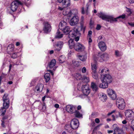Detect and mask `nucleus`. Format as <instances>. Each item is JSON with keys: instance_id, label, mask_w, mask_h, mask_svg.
Returning <instances> with one entry per match:
<instances>
[{"instance_id": "1", "label": "nucleus", "mask_w": 134, "mask_h": 134, "mask_svg": "<svg viewBox=\"0 0 134 134\" xmlns=\"http://www.w3.org/2000/svg\"><path fill=\"white\" fill-rule=\"evenodd\" d=\"M97 15L102 20L108 22L110 21L111 23L117 21V19L120 18L124 19L126 17L125 14H123L117 17L116 18H114L113 16L107 15L105 13L102 12H100L99 13H98Z\"/></svg>"}, {"instance_id": "2", "label": "nucleus", "mask_w": 134, "mask_h": 134, "mask_svg": "<svg viewBox=\"0 0 134 134\" xmlns=\"http://www.w3.org/2000/svg\"><path fill=\"white\" fill-rule=\"evenodd\" d=\"M3 107L0 109V115H4L6 112V109H7L9 107V100L7 94H4L3 97Z\"/></svg>"}, {"instance_id": "3", "label": "nucleus", "mask_w": 134, "mask_h": 134, "mask_svg": "<svg viewBox=\"0 0 134 134\" xmlns=\"http://www.w3.org/2000/svg\"><path fill=\"white\" fill-rule=\"evenodd\" d=\"M116 104L118 108L121 110L124 109L125 107V103L124 99L121 98H119L116 100Z\"/></svg>"}, {"instance_id": "4", "label": "nucleus", "mask_w": 134, "mask_h": 134, "mask_svg": "<svg viewBox=\"0 0 134 134\" xmlns=\"http://www.w3.org/2000/svg\"><path fill=\"white\" fill-rule=\"evenodd\" d=\"M112 128L114 130L113 134H124L123 130L119 128L117 124L113 125Z\"/></svg>"}, {"instance_id": "5", "label": "nucleus", "mask_w": 134, "mask_h": 134, "mask_svg": "<svg viewBox=\"0 0 134 134\" xmlns=\"http://www.w3.org/2000/svg\"><path fill=\"white\" fill-rule=\"evenodd\" d=\"M74 10L75 11V13L77 12L76 10H71L70 8H64L63 11V13L64 15L70 17L72 15V13H74L73 12Z\"/></svg>"}, {"instance_id": "6", "label": "nucleus", "mask_w": 134, "mask_h": 134, "mask_svg": "<svg viewBox=\"0 0 134 134\" xmlns=\"http://www.w3.org/2000/svg\"><path fill=\"white\" fill-rule=\"evenodd\" d=\"M98 72L101 75H110L109 69L104 67L100 68Z\"/></svg>"}, {"instance_id": "7", "label": "nucleus", "mask_w": 134, "mask_h": 134, "mask_svg": "<svg viewBox=\"0 0 134 134\" xmlns=\"http://www.w3.org/2000/svg\"><path fill=\"white\" fill-rule=\"evenodd\" d=\"M43 30L44 33L48 34L49 33L51 30V26L48 22H45L43 24Z\"/></svg>"}, {"instance_id": "8", "label": "nucleus", "mask_w": 134, "mask_h": 134, "mask_svg": "<svg viewBox=\"0 0 134 134\" xmlns=\"http://www.w3.org/2000/svg\"><path fill=\"white\" fill-rule=\"evenodd\" d=\"M125 113L126 118L128 120H131L134 116V113L131 110H126L125 111Z\"/></svg>"}, {"instance_id": "9", "label": "nucleus", "mask_w": 134, "mask_h": 134, "mask_svg": "<svg viewBox=\"0 0 134 134\" xmlns=\"http://www.w3.org/2000/svg\"><path fill=\"white\" fill-rule=\"evenodd\" d=\"M100 79L102 82H106L108 84L111 83L113 80L111 76H101Z\"/></svg>"}, {"instance_id": "10", "label": "nucleus", "mask_w": 134, "mask_h": 134, "mask_svg": "<svg viewBox=\"0 0 134 134\" xmlns=\"http://www.w3.org/2000/svg\"><path fill=\"white\" fill-rule=\"evenodd\" d=\"M21 3L18 0H15L11 3L10 7L11 9L13 12L15 11L17 9L18 5H21Z\"/></svg>"}, {"instance_id": "11", "label": "nucleus", "mask_w": 134, "mask_h": 134, "mask_svg": "<svg viewBox=\"0 0 134 134\" xmlns=\"http://www.w3.org/2000/svg\"><path fill=\"white\" fill-rule=\"evenodd\" d=\"M80 34L78 29L76 28H74L73 29L70 30L69 33V37L70 38L76 36Z\"/></svg>"}, {"instance_id": "12", "label": "nucleus", "mask_w": 134, "mask_h": 134, "mask_svg": "<svg viewBox=\"0 0 134 134\" xmlns=\"http://www.w3.org/2000/svg\"><path fill=\"white\" fill-rule=\"evenodd\" d=\"M107 93L109 96L113 100L116 99V94L115 91L111 88H108L107 90Z\"/></svg>"}, {"instance_id": "13", "label": "nucleus", "mask_w": 134, "mask_h": 134, "mask_svg": "<svg viewBox=\"0 0 134 134\" xmlns=\"http://www.w3.org/2000/svg\"><path fill=\"white\" fill-rule=\"evenodd\" d=\"M74 49L77 51L81 52L85 50V47L82 44L77 43L75 44Z\"/></svg>"}, {"instance_id": "14", "label": "nucleus", "mask_w": 134, "mask_h": 134, "mask_svg": "<svg viewBox=\"0 0 134 134\" xmlns=\"http://www.w3.org/2000/svg\"><path fill=\"white\" fill-rule=\"evenodd\" d=\"M59 3H62L63 6L64 7H67L71 5L70 0H57Z\"/></svg>"}, {"instance_id": "15", "label": "nucleus", "mask_w": 134, "mask_h": 134, "mask_svg": "<svg viewBox=\"0 0 134 134\" xmlns=\"http://www.w3.org/2000/svg\"><path fill=\"white\" fill-rule=\"evenodd\" d=\"M79 20L78 16L75 15L71 19L70 21V24L71 26H74L77 24Z\"/></svg>"}, {"instance_id": "16", "label": "nucleus", "mask_w": 134, "mask_h": 134, "mask_svg": "<svg viewBox=\"0 0 134 134\" xmlns=\"http://www.w3.org/2000/svg\"><path fill=\"white\" fill-rule=\"evenodd\" d=\"M79 125V122L78 120L76 119H73L71 122L70 125L73 129H77Z\"/></svg>"}, {"instance_id": "17", "label": "nucleus", "mask_w": 134, "mask_h": 134, "mask_svg": "<svg viewBox=\"0 0 134 134\" xmlns=\"http://www.w3.org/2000/svg\"><path fill=\"white\" fill-rule=\"evenodd\" d=\"M75 76V78L77 80H80L81 81L84 83H87L89 81V78L86 76Z\"/></svg>"}, {"instance_id": "18", "label": "nucleus", "mask_w": 134, "mask_h": 134, "mask_svg": "<svg viewBox=\"0 0 134 134\" xmlns=\"http://www.w3.org/2000/svg\"><path fill=\"white\" fill-rule=\"evenodd\" d=\"M94 60L96 61H98L100 62H103V60L102 58V53L98 52L93 57Z\"/></svg>"}, {"instance_id": "19", "label": "nucleus", "mask_w": 134, "mask_h": 134, "mask_svg": "<svg viewBox=\"0 0 134 134\" xmlns=\"http://www.w3.org/2000/svg\"><path fill=\"white\" fill-rule=\"evenodd\" d=\"M65 109L70 114L73 113L76 111L75 107L71 105H67Z\"/></svg>"}, {"instance_id": "20", "label": "nucleus", "mask_w": 134, "mask_h": 134, "mask_svg": "<svg viewBox=\"0 0 134 134\" xmlns=\"http://www.w3.org/2000/svg\"><path fill=\"white\" fill-rule=\"evenodd\" d=\"M98 46L100 49L102 51H105L107 49V46L105 43L102 41L99 42Z\"/></svg>"}, {"instance_id": "21", "label": "nucleus", "mask_w": 134, "mask_h": 134, "mask_svg": "<svg viewBox=\"0 0 134 134\" xmlns=\"http://www.w3.org/2000/svg\"><path fill=\"white\" fill-rule=\"evenodd\" d=\"M44 87V85L42 83H38L35 87V91L37 93L41 92L42 91Z\"/></svg>"}, {"instance_id": "22", "label": "nucleus", "mask_w": 134, "mask_h": 134, "mask_svg": "<svg viewBox=\"0 0 134 134\" xmlns=\"http://www.w3.org/2000/svg\"><path fill=\"white\" fill-rule=\"evenodd\" d=\"M98 96L100 99L103 102L105 101L107 98L106 94L103 92L99 93Z\"/></svg>"}, {"instance_id": "23", "label": "nucleus", "mask_w": 134, "mask_h": 134, "mask_svg": "<svg viewBox=\"0 0 134 134\" xmlns=\"http://www.w3.org/2000/svg\"><path fill=\"white\" fill-rule=\"evenodd\" d=\"M63 44V43L62 42H58L55 45L56 49L55 51H60L62 48Z\"/></svg>"}, {"instance_id": "24", "label": "nucleus", "mask_w": 134, "mask_h": 134, "mask_svg": "<svg viewBox=\"0 0 134 134\" xmlns=\"http://www.w3.org/2000/svg\"><path fill=\"white\" fill-rule=\"evenodd\" d=\"M67 26L66 23L63 21H62L60 23L59 26V29L62 30Z\"/></svg>"}, {"instance_id": "25", "label": "nucleus", "mask_w": 134, "mask_h": 134, "mask_svg": "<svg viewBox=\"0 0 134 134\" xmlns=\"http://www.w3.org/2000/svg\"><path fill=\"white\" fill-rule=\"evenodd\" d=\"M14 49V46L13 44H9L7 47V52L8 54H10L12 52Z\"/></svg>"}, {"instance_id": "26", "label": "nucleus", "mask_w": 134, "mask_h": 134, "mask_svg": "<svg viewBox=\"0 0 134 134\" xmlns=\"http://www.w3.org/2000/svg\"><path fill=\"white\" fill-rule=\"evenodd\" d=\"M91 87L92 90L94 92H96L98 89V85L93 82L91 83Z\"/></svg>"}, {"instance_id": "27", "label": "nucleus", "mask_w": 134, "mask_h": 134, "mask_svg": "<svg viewBox=\"0 0 134 134\" xmlns=\"http://www.w3.org/2000/svg\"><path fill=\"white\" fill-rule=\"evenodd\" d=\"M78 57L82 62H85L87 59V54H85L84 55H78Z\"/></svg>"}, {"instance_id": "28", "label": "nucleus", "mask_w": 134, "mask_h": 134, "mask_svg": "<svg viewBox=\"0 0 134 134\" xmlns=\"http://www.w3.org/2000/svg\"><path fill=\"white\" fill-rule=\"evenodd\" d=\"M109 84L106 82H102L99 84V86L101 88H106L108 87Z\"/></svg>"}, {"instance_id": "29", "label": "nucleus", "mask_w": 134, "mask_h": 134, "mask_svg": "<svg viewBox=\"0 0 134 134\" xmlns=\"http://www.w3.org/2000/svg\"><path fill=\"white\" fill-rule=\"evenodd\" d=\"M68 43L69 47L70 48H74L75 44H74V41L73 39H70L68 41Z\"/></svg>"}, {"instance_id": "30", "label": "nucleus", "mask_w": 134, "mask_h": 134, "mask_svg": "<svg viewBox=\"0 0 134 134\" xmlns=\"http://www.w3.org/2000/svg\"><path fill=\"white\" fill-rule=\"evenodd\" d=\"M102 55L103 62L108 60L109 58V55L107 53H102Z\"/></svg>"}, {"instance_id": "31", "label": "nucleus", "mask_w": 134, "mask_h": 134, "mask_svg": "<svg viewBox=\"0 0 134 134\" xmlns=\"http://www.w3.org/2000/svg\"><path fill=\"white\" fill-rule=\"evenodd\" d=\"M97 68L96 64H92L91 69L92 71V73L93 75L94 74L96 73Z\"/></svg>"}, {"instance_id": "32", "label": "nucleus", "mask_w": 134, "mask_h": 134, "mask_svg": "<svg viewBox=\"0 0 134 134\" xmlns=\"http://www.w3.org/2000/svg\"><path fill=\"white\" fill-rule=\"evenodd\" d=\"M63 34L59 31V30H57L55 36L56 38H60L63 37Z\"/></svg>"}, {"instance_id": "33", "label": "nucleus", "mask_w": 134, "mask_h": 134, "mask_svg": "<svg viewBox=\"0 0 134 134\" xmlns=\"http://www.w3.org/2000/svg\"><path fill=\"white\" fill-rule=\"evenodd\" d=\"M70 28L69 26H67L64 29L62 30L63 32L65 34H69L70 30Z\"/></svg>"}, {"instance_id": "34", "label": "nucleus", "mask_w": 134, "mask_h": 134, "mask_svg": "<svg viewBox=\"0 0 134 134\" xmlns=\"http://www.w3.org/2000/svg\"><path fill=\"white\" fill-rule=\"evenodd\" d=\"M65 129L68 132H71L72 131L73 129L71 125H67L65 126Z\"/></svg>"}, {"instance_id": "35", "label": "nucleus", "mask_w": 134, "mask_h": 134, "mask_svg": "<svg viewBox=\"0 0 134 134\" xmlns=\"http://www.w3.org/2000/svg\"><path fill=\"white\" fill-rule=\"evenodd\" d=\"M56 63V61L55 59L52 60L49 64V67L50 68H53L55 65Z\"/></svg>"}, {"instance_id": "36", "label": "nucleus", "mask_w": 134, "mask_h": 134, "mask_svg": "<svg viewBox=\"0 0 134 134\" xmlns=\"http://www.w3.org/2000/svg\"><path fill=\"white\" fill-rule=\"evenodd\" d=\"M75 116L77 118H80L82 117V114L81 113H80L78 110H76L74 113Z\"/></svg>"}, {"instance_id": "37", "label": "nucleus", "mask_w": 134, "mask_h": 134, "mask_svg": "<svg viewBox=\"0 0 134 134\" xmlns=\"http://www.w3.org/2000/svg\"><path fill=\"white\" fill-rule=\"evenodd\" d=\"M81 63L80 62L73 60L72 61V64L74 66L78 67L79 65Z\"/></svg>"}, {"instance_id": "38", "label": "nucleus", "mask_w": 134, "mask_h": 134, "mask_svg": "<svg viewBox=\"0 0 134 134\" xmlns=\"http://www.w3.org/2000/svg\"><path fill=\"white\" fill-rule=\"evenodd\" d=\"M82 92L84 94V96H87L89 93L90 92V89L87 90H85L82 91Z\"/></svg>"}, {"instance_id": "39", "label": "nucleus", "mask_w": 134, "mask_h": 134, "mask_svg": "<svg viewBox=\"0 0 134 134\" xmlns=\"http://www.w3.org/2000/svg\"><path fill=\"white\" fill-rule=\"evenodd\" d=\"M19 53L18 52L14 53L12 54V58L14 59L15 58L19 56Z\"/></svg>"}, {"instance_id": "40", "label": "nucleus", "mask_w": 134, "mask_h": 134, "mask_svg": "<svg viewBox=\"0 0 134 134\" xmlns=\"http://www.w3.org/2000/svg\"><path fill=\"white\" fill-rule=\"evenodd\" d=\"M86 6L87 7V10L85 12L84 10V8L83 7H82V14H84L85 13H86V14H88V5L87 4L86 5Z\"/></svg>"}, {"instance_id": "41", "label": "nucleus", "mask_w": 134, "mask_h": 134, "mask_svg": "<svg viewBox=\"0 0 134 134\" xmlns=\"http://www.w3.org/2000/svg\"><path fill=\"white\" fill-rule=\"evenodd\" d=\"M89 86L87 85H83L82 86V91L83 90H87L89 89Z\"/></svg>"}, {"instance_id": "42", "label": "nucleus", "mask_w": 134, "mask_h": 134, "mask_svg": "<svg viewBox=\"0 0 134 134\" xmlns=\"http://www.w3.org/2000/svg\"><path fill=\"white\" fill-rule=\"evenodd\" d=\"M115 54L117 57H120L122 55V53L118 50H115Z\"/></svg>"}, {"instance_id": "43", "label": "nucleus", "mask_w": 134, "mask_h": 134, "mask_svg": "<svg viewBox=\"0 0 134 134\" xmlns=\"http://www.w3.org/2000/svg\"><path fill=\"white\" fill-rule=\"evenodd\" d=\"M54 74V73L52 71L49 70L45 73L44 75H53Z\"/></svg>"}, {"instance_id": "44", "label": "nucleus", "mask_w": 134, "mask_h": 134, "mask_svg": "<svg viewBox=\"0 0 134 134\" xmlns=\"http://www.w3.org/2000/svg\"><path fill=\"white\" fill-rule=\"evenodd\" d=\"M125 8H126V11L128 13V15H130L132 13V12L131 10V9L129 8H128L127 7H126Z\"/></svg>"}, {"instance_id": "45", "label": "nucleus", "mask_w": 134, "mask_h": 134, "mask_svg": "<svg viewBox=\"0 0 134 134\" xmlns=\"http://www.w3.org/2000/svg\"><path fill=\"white\" fill-rule=\"evenodd\" d=\"M46 82H48L50 79V76H44Z\"/></svg>"}, {"instance_id": "46", "label": "nucleus", "mask_w": 134, "mask_h": 134, "mask_svg": "<svg viewBox=\"0 0 134 134\" xmlns=\"http://www.w3.org/2000/svg\"><path fill=\"white\" fill-rule=\"evenodd\" d=\"M131 127L134 131V118L132 119L131 122Z\"/></svg>"}, {"instance_id": "47", "label": "nucleus", "mask_w": 134, "mask_h": 134, "mask_svg": "<svg viewBox=\"0 0 134 134\" xmlns=\"http://www.w3.org/2000/svg\"><path fill=\"white\" fill-rule=\"evenodd\" d=\"M116 113L117 114H118V115H117L116 117H120L121 118H122V114L121 113H120L119 111H118L116 112Z\"/></svg>"}, {"instance_id": "48", "label": "nucleus", "mask_w": 134, "mask_h": 134, "mask_svg": "<svg viewBox=\"0 0 134 134\" xmlns=\"http://www.w3.org/2000/svg\"><path fill=\"white\" fill-rule=\"evenodd\" d=\"M87 39L89 44L90 45L91 43H92V40L91 39V37H87Z\"/></svg>"}, {"instance_id": "49", "label": "nucleus", "mask_w": 134, "mask_h": 134, "mask_svg": "<svg viewBox=\"0 0 134 134\" xmlns=\"http://www.w3.org/2000/svg\"><path fill=\"white\" fill-rule=\"evenodd\" d=\"M92 34V32L91 31H89L88 32V34L87 37H91V35Z\"/></svg>"}, {"instance_id": "50", "label": "nucleus", "mask_w": 134, "mask_h": 134, "mask_svg": "<svg viewBox=\"0 0 134 134\" xmlns=\"http://www.w3.org/2000/svg\"><path fill=\"white\" fill-rule=\"evenodd\" d=\"M62 58V57L61 56L59 58V62L61 63H63L64 61V60H63Z\"/></svg>"}, {"instance_id": "51", "label": "nucleus", "mask_w": 134, "mask_h": 134, "mask_svg": "<svg viewBox=\"0 0 134 134\" xmlns=\"http://www.w3.org/2000/svg\"><path fill=\"white\" fill-rule=\"evenodd\" d=\"M46 109V106L44 104H43L42 106V110L43 111H44Z\"/></svg>"}, {"instance_id": "52", "label": "nucleus", "mask_w": 134, "mask_h": 134, "mask_svg": "<svg viewBox=\"0 0 134 134\" xmlns=\"http://www.w3.org/2000/svg\"><path fill=\"white\" fill-rule=\"evenodd\" d=\"M101 28V26L99 25H97L96 28L97 30H99Z\"/></svg>"}, {"instance_id": "53", "label": "nucleus", "mask_w": 134, "mask_h": 134, "mask_svg": "<svg viewBox=\"0 0 134 134\" xmlns=\"http://www.w3.org/2000/svg\"><path fill=\"white\" fill-rule=\"evenodd\" d=\"M82 72L83 73H85L86 72V68L85 67H83V68L82 70Z\"/></svg>"}, {"instance_id": "54", "label": "nucleus", "mask_w": 134, "mask_h": 134, "mask_svg": "<svg viewBox=\"0 0 134 134\" xmlns=\"http://www.w3.org/2000/svg\"><path fill=\"white\" fill-rule=\"evenodd\" d=\"M81 31H83V32H84L85 30V27L83 25H81Z\"/></svg>"}, {"instance_id": "55", "label": "nucleus", "mask_w": 134, "mask_h": 134, "mask_svg": "<svg viewBox=\"0 0 134 134\" xmlns=\"http://www.w3.org/2000/svg\"><path fill=\"white\" fill-rule=\"evenodd\" d=\"M72 10H77V12L75 13L76 12H75V11H74L73 12L74 13H72V14H74V15H76V14H77V13H78V11H77V10L76 9H73Z\"/></svg>"}, {"instance_id": "56", "label": "nucleus", "mask_w": 134, "mask_h": 134, "mask_svg": "<svg viewBox=\"0 0 134 134\" xmlns=\"http://www.w3.org/2000/svg\"><path fill=\"white\" fill-rule=\"evenodd\" d=\"M95 122L97 123H99L100 122V120L98 118H96L95 120Z\"/></svg>"}, {"instance_id": "57", "label": "nucleus", "mask_w": 134, "mask_h": 134, "mask_svg": "<svg viewBox=\"0 0 134 134\" xmlns=\"http://www.w3.org/2000/svg\"><path fill=\"white\" fill-rule=\"evenodd\" d=\"M115 116L114 115H113L111 116L112 120L113 121H115Z\"/></svg>"}, {"instance_id": "58", "label": "nucleus", "mask_w": 134, "mask_h": 134, "mask_svg": "<svg viewBox=\"0 0 134 134\" xmlns=\"http://www.w3.org/2000/svg\"><path fill=\"white\" fill-rule=\"evenodd\" d=\"M93 77L94 79H95L96 80H98V76H93Z\"/></svg>"}, {"instance_id": "59", "label": "nucleus", "mask_w": 134, "mask_h": 134, "mask_svg": "<svg viewBox=\"0 0 134 134\" xmlns=\"http://www.w3.org/2000/svg\"><path fill=\"white\" fill-rule=\"evenodd\" d=\"M79 39V36H77L75 38V40L76 41H78Z\"/></svg>"}, {"instance_id": "60", "label": "nucleus", "mask_w": 134, "mask_h": 134, "mask_svg": "<svg viewBox=\"0 0 134 134\" xmlns=\"http://www.w3.org/2000/svg\"><path fill=\"white\" fill-rule=\"evenodd\" d=\"M128 24L129 25L133 27H134V22L133 23H129Z\"/></svg>"}, {"instance_id": "61", "label": "nucleus", "mask_w": 134, "mask_h": 134, "mask_svg": "<svg viewBox=\"0 0 134 134\" xmlns=\"http://www.w3.org/2000/svg\"><path fill=\"white\" fill-rule=\"evenodd\" d=\"M115 112V111L113 110V111H112L111 112L108 113L107 115L108 116H109V115H111V114H112L113 113H114Z\"/></svg>"}, {"instance_id": "62", "label": "nucleus", "mask_w": 134, "mask_h": 134, "mask_svg": "<svg viewBox=\"0 0 134 134\" xmlns=\"http://www.w3.org/2000/svg\"><path fill=\"white\" fill-rule=\"evenodd\" d=\"M2 122V123H1V126L3 127H5V125H4V121H2V120L1 121Z\"/></svg>"}, {"instance_id": "63", "label": "nucleus", "mask_w": 134, "mask_h": 134, "mask_svg": "<svg viewBox=\"0 0 134 134\" xmlns=\"http://www.w3.org/2000/svg\"><path fill=\"white\" fill-rule=\"evenodd\" d=\"M54 107L56 108H58L59 107V105L57 104H56L54 105Z\"/></svg>"}, {"instance_id": "64", "label": "nucleus", "mask_w": 134, "mask_h": 134, "mask_svg": "<svg viewBox=\"0 0 134 134\" xmlns=\"http://www.w3.org/2000/svg\"><path fill=\"white\" fill-rule=\"evenodd\" d=\"M64 8H62V7H60L59 6L58 7V9L60 10H63Z\"/></svg>"}]
</instances>
